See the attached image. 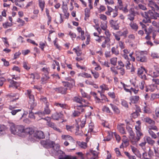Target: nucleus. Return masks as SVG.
I'll return each instance as SVG.
<instances>
[{
    "label": "nucleus",
    "mask_w": 159,
    "mask_h": 159,
    "mask_svg": "<svg viewBox=\"0 0 159 159\" xmlns=\"http://www.w3.org/2000/svg\"><path fill=\"white\" fill-rule=\"evenodd\" d=\"M142 17L144 18L143 19L142 21L145 23H150L151 22V19L152 18L153 16V12L151 10L144 12H141L139 14Z\"/></svg>",
    "instance_id": "1"
},
{
    "label": "nucleus",
    "mask_w": 159,
    "mask_h": 159,
    "mask_svg": "<svg viewBox=\"0 0 159 159\" xmlns=\"http://www.w3.org/2000/svg\"><path fill=\"white\" fill-rule=\"evenodd\" d=\"M23 128L22 125H15L14 124H11L10 130L11 133L17 134L19 136H21V131H22Z\"/></svg>",
    "instance_id": "2"
},
{
    "label": "nucleus",
    "mask_w": 159,
    "mask_h": 159,
    "mask_svg": "<svg viewBox=\"0 0 159 159\" xmlns=\"http://www.w3.org/2000/svg\"><path fill=\"white\" fill-rule=\"evenodd\" d=\"M32 91L31 90H27L25 93V94L29 98V104L30 105V108L33 110L36 106L37 103L35 102L34 98L33 95L31 93Z\"/></svg>",
    "instance_id": "3"
},
{
    "label": "nucleus",
    "mask_w": 159,
    "mask_h": 159,
    "mask_svg": "<svg viewBox=\"0 0 159 159\" xmlns=\"http://www.w3.org/2000/svg\"><path fill=\"white\" fill-rule=\"evenodd\" d=\"M34 138H33L32 136L29 137V139L31 141L33 142L36 141V139H43L45 136L43 132L41 131H37L33 133Z\"/></svg>",
    "instance_id": "4"
},
{
    "label": "nucleus",
    "mask_w": 159,
    "mask_h": 159,
    "mask_svg": "<svg viewBox=\"0 0 159 159\" xmlns=\"http://www.w3.org/2000/svg\"><path fill=\"white\" fill-rule=\"evenodd\" d=\"M49 103H47L46 105L44 108L43 111H39L35 113V114L38 115L40 117L43 119V117L46 115H49L50 114L51 111L49 107Z\"/></svg>",
    "instance_id": "5"
},
{
    "label": "nucleus",
    "mask_w": 159,
    "mask_h": 159,
    "mask_svg": "<svg viewBox=\"0 0 159 159\" xmlns=\"http://www.w3.org/2000/svg\"><path fill=\"white\" fill-rule=\"evenodd\" d=\"M40 144L44 148H49L53 146L54 142L50 139H45L41 141Z\"/></svg>",
    "instance_id": "6"
},
{
    "label": "nucleus",
    "mask_w": 159,
    "mask_h": 159,
    "mask_svg": "<svg viewBox=\"0 0 159 159\" xmlns=\"http://www.w3.org/2000/svg\"><path fill=\"white\" fill-rule=\"evenodd\" d=\"M146 54L142 52L136 54V59L138 61L141 62H145L147 61V57Z\"/></svg>",
    "instance_id": "7"
},
{
    "label": "nucleus",
    "mask_w": 159,
    "mask_h": 159,
    "mask_svg": "<svg viewBox=\"0 0 159 159\" xmlns=\"http://www.w3.org/2000/svg\"><path fill=\"white\" fill-rule=\"evenodd\" d=\"M23 129L21 131L20 136L23 137L25 136V134H29L30 135H31L33 134L34 132V130L32 128H25L23 126Z\"/></svg>",
    "instance_id": "8"
},
{
    "label": "nucleus",
    "mask_w": 159,
    "mask_h": 159,
    "mask_svg": "<svg viewBox=\"0 0 159 159\" xmlns=\"http://www.w3.org/2000/svg\"><path fill=\"white\" fill-rule=\"evenodd\" d=\"M87 159H95L98 155V152L95 151L90 150V152L86 153Z\"/></svg>",
    "instance_id": "9"
},
{
    "label": "nucleus",
    "mask_w": 159,
    "mask_h": 159,
    "mask_svg": "<svg viewBox=\"0 0 159 159\" xmlns=\"http://www.w3.org/2000/svg\"><path fill=\"white\" fill-rule=\"evenodd\" d=\"M53 89L56 92L63 94H66L67 90V89L66 88H63L62 86L53 88Z\"/></svg>",
    "instance_id": "10"
},
{
    "label": "nucleus",
    "mask_w": 159,
    "mask_h": 159,
    "mask_svg": "<svg viewBox=\"0 0 159 159\" xmlns=\"http://www.w3.org/2000/svg\"><path fill=\"white\" fill-rule=\"evenodd\" d=\"M63 117V115L62 112H56L52 114L51 118L54 120H58L60 118H62Z\"/></svg>",
    "instance_id": "11"
},
{
    "label": "nucleus",
    "mask_w": 159,
    "mask_h": 159,
    "mask_svg": "<svg viewBox=\"0 0 159 159\" xmlns=\"http://www.w3.org/2000/svg\"><path fill=\"white\" fill-rule=\"evenodd\" d=\"M111 27L115 30H118L119 29V26L117 20H111L109 21Z\"/></svg>",
    "instance_id": "12"
},
{
    "label": "nucleus",
    "mask_w": 159,
    "mask_h": 159,
    "mask_svg": "<svg viewBox=\"0 0 159 159\" xmlns=\"http://www.w3.org/2000/svg\"><path fill=\"white\" fill-rule=\"evenodd\" d=\"M135 14L139 15V13L138 12H135L134 11H132L131 13L128 15L127 19L131 21H133L134 19V16Z\"/></svg>",
    "instance_id": "13"
},
{
    "label": "nucleus",
    "mask_w": 159,
    "mask_h": 159,
    "mask_svg": "<svg viewBox=\"0 0 159 159\" xmlns=\"http://www.w3.org/2000/svg\"><path fill=\"white\" fill-rule=\"evenodd\" d=\"M144 121L148 124L150 125H155V121L149 117H146L144 118Z\"/></svg>",
    "instance_id": "14"
},
{
    "label": "nucleus",
    "mask_w": 159,
    "mask_h": 159,
    "mask_svg": "<svg viewBox=\"0 0 159 159\" xmlns=\"http://www.w3.org/2000/svg\"><path fill=\"white\" fill-rule=\"evenodd\" d=\"M139 97L138 96H132L129 98V100L130 102V104L132 103H136L139 100Z\"/></svg>",
    "instance_id": "15"
},
{
    "label": "nucleus",
    "mask_w": 159,
    "mask_h": 159,
    "mask_svg": "<svg viewBox=\"0 0 159 159\" xmlns=\"http://www.w3.org/2000/svg\"><path fill=\"white\" fill-rule=\"evenodd\" d=\"M16 107H13L12 106L10 105L9 106L8 109L11 111V113L13 115H15L16 113L18 112L19 111H21V109H16V110H14L15 108Z\"/></svg>",
    "instance_id": "16"
},
{
    "label": "nucleus",
    "mask_w": 159,
    "mask_h": 159,
    "mask_svg": "<svg viewBox=\"0 0 159 159\" xmlns=\"http://www.w3.org/2000/svg\"><path fill=\"white\" fill-rule=\"evenodd\" d=\"M148 74L152 77L156 78L159 75V73L158 72L150 70H149Z\"/></svg>",
    "instance_id": "17"
},
{
    "label": "nucleus",
    "mask_w": 159,
    "mask_h": 159,
    "mask_svg": "<svg viewBox=\"0 0 159 159\" xmlns=\"http://www.w3.org/2000/svg\"><path fill=\"white\" fill-rule=\"evenodd\" d=\"M124 125V124H121L118 125L117 126V128L121 134H125L126 133L125 130L124 128L123 127V126Z\"/></svg>",
    "instance_id": "18"
},
{
    "label": "nucleus",
    "mask_w": 159,
    "mask_h": 159,
    "mask_svg": "<svg viewBox=\"0 0 159 159\" xmlns=\"http://www.w3.org/2000/svg\"><path fill=\"white\" fill-rule=\"evenodd\" d=\"M156 88V86L154 84H151L149 86L146 87L145 88V91L146 92L150 91L151 92L153 91Z\"/></svg>",
    "instance_id": "19"
},
{
    "label": "nucleus",
    "mask_w": 159,
    "mask_h": 159,
    "mask_svg": "<svg viewBox=\"0 0 159 159\" xmlns=\"http://www.w3.org/2000/svg\"><path fill=\"white\" fill-rule=\"evenodd\" d=\"M118 46L116 45V47H113L111 49V52L112 54L117 56L119 54V51L118 50Z\"/></svg>",
    "instance_id": "20"
},
{
    "label": "nucleus",
    "mask_w": 159,
    "mask_h": 159,
    "mask_svg": "<svg viewBox=\"0 0 159 159\" xmlns=\"http://www.w3.org/2000/svg\"><path fill=\"white\" fill-rule=\"evenodd\" d=\"M131 137V142L133 144H135L137 142L139 141L140 139V138L137 136H135V135L134 136H130Z\"/></svg>",
    "instance_id": "21"
},
{
    "label": "nucleus",
    "mask_w": 159,
    "mask_h": 159,
    "mask_svg": "<svg viewBox=\"0 0 159 159\" xmlns=\"http://www.w3.org/2000/svg\"><path fill=\"white\" fill-rule=\"evenodd\" d=\"M156 31L152 25H150L147 29H145V33L146 34H150Z\"/></svg>",
    "instance_id": "22"
},
{
    "label": "nucleus",
    "mask_w": 159,
    "mask_h": 159,
    "mask_svg": "<svg viewBox=\"0 0 159 159\" xmlns=\"http://www.w3.org/2000/svg\"><path fill=\"white\" fill-rule=\"evenodd\" d=\"M129 25L131 29L135 31H137L138 29V26L136 23L131 22L129 24Z\"/></svg>",
    "instance_id": "23"
},
{
    "label": "nucleus",
    "mask_w": 159,
    "mask_h": 159,
    "mask_svg": "<svg viewBox=\"0 0 159 159\" xmlns=\"http://www.w3.org/2000/svg\"><path fill=\"white\" fill-rule=\"evenodd\" d=\"M117 33L119 34H120V35L121 36H123L125 38L127 37V35L129 33V31L127 29H125L124 30L123 32L119 31L117 32Z\"/></svg>",
    "instance_id": "24"
},
{
    "label": "nucleus",
    "mask_w": 159,
    "mask_h": 159,
    "mask_svg": "<svg viewBox=\"0 0 159 159\" xmlns=\"http://www.w3.org/2000/svg\"><path fill=\"white\" fill-rule=\"evenodd\" d=\"M61 139L67 141L68 140L73 141V139L72 137L69 135H62L61 136Z\"/></svg>",
    "instance_id": "25"
},
{
    "label": "nucleus",
    "mask_w": 159,
    "mask_h": 159,
    "mask_svg": "<svg viewBox=\"0 0 159 159\" xmlns=\"http://www.w3.org/2000/svg\"><path fill=\"white\" fill-rule=\"evenodd\" d=\"M86 120L85 118H84L82 120H81L80 121L77 123V125H80L81 128H83L85 126Z\"/></svg>",
    "instance_id": "26"
},
{
    "label": "nucleus",
    "mask_w": 159,
    "mask_h": 159,
    "mask_svg": "<svg viewBox=\"0 0 159 159\" xmlns=\"http://www.w3.org/2000/svg\"><path fill=\"white\" fill-rule=\"evenodd\" d=\"M55 105L57 107H60L63 109H67L68 107V106L65 103H55Z\"/></svg>",
    "instance_id": "27"
},
{
    "label": "nucleus",
    "mask_w": 159,
    "mask_h": 159,
    "mask_svg": "<svg viewBox=\"0 0 159 159\" xmlns=\"http://www.w3.org/2000/svg\"><path fill=\"white\" fill-rule=\"evenodd\" d=\"M146 4L144 3H139L138 4V8L143 11H146L147 10V8L146 6Z\"/></svg>",
    "instance_id": "28"
},
{
    "label": "nucleus",
    "mask_w": 159,
    "mask_h": 159,
    "mask_svg": "<svg viewBox=\"0 0 159 159\" xmlns=\"http://www.w3.org/2000/svg\"><path fill=\"white\" fill-rule=\"evenodd\" d=\"M43 77L41 79V83L42 84H44L46 83L47 81L49 79V77L48 75H43Z\"/></svg>",
    "instance_id": "29"
},
{
    "label": "nucleus",
    "mask_w": 159,
    "mask_h": 159,
    "mask_svg": "<svg viewBox=\"0 0 159 159\" xmlns=\"http://www.w3.org/2000/svg\"><path fill=\"white\" fill-rule=\"evenodd\" d=\"M75 109L78 111L80 112L81 114L84 111V109L80 105L75 106Z\"/></svg>",
    "instance_id": "30"
},
{
    "label": "nucleus",
    "mask_w": 159,
    "mask_h": 159,
    "mask_svg": "<svg viewBox=\"0 0 159 159\" xmlns=\"http://www.w3.org/2000/svg\"><path fill=\"white\" fill-rule=\"evenodd\" d=\"M39 6L41 8V11H43V10L45 2L44 0H39Z\"/></svg>",
    "instance_id": "31"
},
{
    "label": "nucleus",
    "mask_w": 159,
    "mask_h": 159,
    "mask_svg": "<svg viewBox=\"0 0 159 159\" xmlns=\"http://www.w3.org/2000/svg\"><path fill=\"white\" fill-rule=\"evenodd\" d=\"M113 111L116 114H119L120 113V111L119 108L115 105L111 103L110 104Z\"/></svg>",
    "instance_id": "32"
},
{
    "label": "nucleus",
    "mask_w": 159,
    "mask_h": 159,
    "mask_svg": "<svg viewBox=\"0 0 159 159\" xmlns=\"http://www.w3.org/2000/svg\"><path fill=\"white\" fill-rule=\"evenodd\" d=\"M146 139L147 142L149 144L153 145L155 143V141L152 139L150 137L146 136Z\"/></svg>",
    "instance_id": "33"
},
{
    "label": "nucleus",
    "mask_w": 159,
    "mask_h": 159,
    "mask_svg": "<svg viewBox=\"0 0 159 159\" xmlns=\"http://www.w3.org/2000/svg\"><path fill=\"white\" fill-rule=\"evenodd\" d=\"M126 129L130 136H134L135 135L132 129L130 126L127 125Z\"/></svg>",
    "instance_id": "34"
},
{
    "label": "nucleus",
    "mask_w": 159,
    "mask_h": 159,
    "mask_svg": "<svg viewBox=\"0 0 159 159\" xmlns=\"http://www.w3.org/2000/svg\"><path fill=\"white\" fill-rule=\"evenodd\" d=\"M105 41L104 42H103L101 45V46L103 48H105L106 47V44H107L108 43H109L110 41V38H105Z\"/></svg>",
    "instance_id": "35"
},
{
    "label": "nucleus",
    "mask_w": 159,
    "mask_h": 159,
    "mask_svg": "<svg viewBox=\"0 0 159 159\" xmlns=\"http://www.w3.org/2000/svg\"><path fill=\"white\" fill-rule=\"evenodd\" d=\"M102 111L104 112L109 113L110 115H111L112 114L109 108L108 107L106 106H104L102 108Z\"/></svg>",
    "instance_id": "36"
},
{
    "label": "nucleus",
    "mask_w": 159,
    "mask_h": 159,
    "mask_svg": "<svg viewBox=\"0 0 159 159\" xmlns=\"http://www.w3.org/2000/svg\"><path fill=\"white\" fill-rule=\"evenodd\" d=\"M156 3L152 0L149 1L148 3V6L152 8V9L153 11H154V6L156 4Z\"/></svg>",
    "instance_id": "37"
},
{
    "label": "nucleus",
    "mask_w": 159,
    "mask_h": 159,
    "mask_svg": "<svg viewBox=\"0 0 159 159\" xmlns=\"http://www.w3.org/2000/svg\"><path fill=\"white\" fill-rule=\"evenodd\" d=\"M75 157H72L70 156L65 155L64 156H60L59 159H75Z\"/></svg>",
    "instance_id": "38"
},
{
    "label": "nucleus",
    "mask_w": 159,
    "mask_h": 159,
    "mask_svg": "<svg viewBox=\"0 0 159 159\" xmlns=\"http://www.w3.org/2000/svg\"><path fill=\"white\" fill-rule=\"evenodd\" d=\"M144 70L146 71L145 69L142 67L138 69L137 73L139 76V75H141L143 74V72Z\"/></svg>",
    "instance_id": "39"
},
{
    "label": "nucleus",
    "mask_w": 159,
    "mask_h": 159,
    "mask_svg": "<svg viewBox=\"0 0 159 159\" xmlns=\"http://www.w3.org/2000/svg\"><path fill=\"white\" fill-rule=\"evenodd\" d=\"M6 127L4 125H1L0 126V135L4 134L5 133Z\"/></svg>",
    "instance_id": "40"
},
{
    "label": "nucleus",
    "mask_w": 159,
    "mask_h": 159,
    "mask_svg": "<svg viewBox=\"0 0 159 159\" xmlns=\"http://www.w3.org/2000/svg\"><path fill=\"white\" fill-rule=\"evenodd\" d=\"M2 25L3 26L4 28L6 29L8 27H11L12 26L13 24L11 22H7L5 23H3Z\"/></svg>",
    "instance_id": "41"
},
{
    "label": "nucleus",
    "mask_w": 159,
    "mask_h": 159,
    "mask_svg": "<svg viewBox=\"0 0 159 159\" xmlns=\"http://www.w3.org/2000/svg\"><path fill=\"white\" fill-rule=\"evenodd\" d=\"M110 62L111 64L114 66H116L117 62V57H113L110 59Z\"/></svg>",
    "instance_id": "42"
},
{
    "label": "nucleus",
    "mask_w": 159,
    "mask_h": 159,
    "mask_svg": "<svg viewBox=\"0 0 159 159\" xmlns=\"http://www.w3.org/2000/svg\"><path fill=\"white\" fill-rule=\"evenodd\" d=\"M91 72L95 79H97L99 77V74L98 72L96 71L95 70H91Z\"/></svg>",
    "instance_id": "43"
},
{
    "label": "nucleus",
    "mask_w": 159,
    "mask_h": 159,
    "mask_svg": "<svg viewBox=\"0 0 159 159\" xmlns=\"http://www.w3.org/2000/svg\"><path fill=\"white\" fill-rule=\"evenodd\" d=\"M148 133L154 139H156L157 138L156 134L151 129H148Z\"/></svg>",
    "instance_id": "44"
},
{
    "label": "nucleus",
    "mask_w": 159,
    "mask_h": 159,
    "mask_svg": "<svg viewBox=\"0 0 159 159\" xmlns=\"http://www.w3.org/2000/svg\"><path fill=\"white\" fill-rule=\"evenodd\" d=\"M81 114L80 112L76 110L72 112L71 116L74 117H77L79 116Z\"/></svg>",
    "instance_id": "45"
},
{
    "label": "nucleus",
    "mask_w": 159,
    "mask_h": 159,
    "mask_svg": "<svg viewBox=\"0 0 159 159\" xmlns=\"http://www.w3.org/2000/svg\"><path fill=\"white\" fill-rule=\"evenodd\" d=\"M141 111V110L139 108H138L137 109V110H136L132 114L133 115V116L134 117L136 118V117H137L139 115V112Z\"/></svg>",
    "instance_id": "46"
},
{
    "label": "nucleus",
    "mask_w": 159,
    "mask_h": 159,
    "mask_svg": "<svg viewBox=\"0 0 159 159\" xmlns=\"http://www.w3.org/2000/svg\"><path fill=\"white\" fill-rule=\"evenodd\" d=\"M10 83L11 84V85H9V87H14L16 88H17L18 84V83L17 82L13 80H11L10 82Z\"/></svg>",
    "instance_id": "47"
},
{
    "label": "nucleus",
    "mask_w": 159,
    "mask_h": 159,
    "mask_svg": "<svg viewBox=\"0 0 159 159\" xmlns=\"http://www.w3.org/2000/svg\"><path fill=\"white\" fill-rule=\"evenodd\" d=\"M107 7L108 10L105 13L108 16H110L111 15V12L114 9H113L110 6H107Z\"/></svg>",
    "instance_id": "48"
},
{
    "label": "nucleus",
    "mask_w": 159,
    "mask_h": 159,
    "mask_svg": "<svg viewBox=\"0 0 159 159\" xmlns=\"http://www.w3.org/2000/svg\"><path fill=\"white\" fill-rule=\"evenodd\" d=\"M118 11L117 10L114 9L112 12H111V17L115 18L118 15Z\"/></svg>",
    "instance_id": "49"
},
{
    "label": "nucleus",
    "mask_w": 159,
    "mask_h": 159,
    "mask_svg": "<svg viewBox=\"0 0 159 159\" xmlns=\"http://www.w3.org/2000/svg\"><path fill=\"white\" fill-rule=\"evenodd\" d=\"M121 104L122 106L126 108H128V107L129 106L127 102L124 99L121 100Z\"/></svg>",
    "instance_id": "50"
},
{
    "label": "nucleus",
    "mask_w": 159,
    "mask_h": 159,
    "mask_svg": "<svg viewBox=\"0 0 159 159\" xmlns=\"http://www.w3.org/2000/svg\"><path fill=\"white\" fill-rule=\"evenodd\" d=\"M127 5H126L125 7L123 6L119 7L120 10H122L123 12L125 13H126L128 12V10L127 8Z\"/></svg>",
    "instance_id": "51"
},
{
    "label": "nucleus",
    "mask_w": 159,
    "mask_h": 159,
    "mask_svg": "<svg viewBox=\"0 0 159 159\" xmlns=\"http://www.w3.org/2000/svg\"><path fill=\"white\" fill-rule=\"evenodd\" d=\"M52 149L56 152H57L60 148V146L58 144H56L54 142L53 146L52 147Z\"/></svg>",
    "instance_id": "52"
},
{
    "label": "nucleus",
    "mask_w": 159,
    "mask_h": 159,
    "mask_svg": "<svg viewBox=\"0 0 159 159\" xmlns=\"http://www.w3.org/2000/svg\"><path fill=\"white\" fill-rule=\"evenodd\" d=\"M145 85V82L143 80L141 81L139 84V88L143 90L144 89V87Z\"/></svg>",
    "instance_id": "53"
},
{
    "label": "nucleus",
    "mask_w": 159,
    "mask_h": 159,
    "mask_svg": "<svg viewBox=\"0 0 159 159\" xmlns=\"http://www.w3.org/2000/svg\"><path fill=\"white\" fill-rule=\"evenodd\" d=\"M81 97H75L74 98L73 100L76 102L81 104Z\"/></svg>",
    "instance_id": "54"
},
{
    "label": "nucleus",
    "mask_w": 159,
    "mask_h": 159,
    "mask_svg": "<svg viewBox=\"0 0 159 159\" xmlns=\"http://www.w3.org/2000/svg\"><path fill=\"white\" fill-rule=\"evenodd\" d=\"M90 10L86 8L85 10V17L88 18L90 16Z\"/></svg>",
    "instance_id": "55"
},
{
    "label": "nucleus",
    "mask_w": 159,
    "mask_h": 159,
    "mask_svg": "<svg viewBox=\"0 0 159 159\" xmlns=\"http://www.w3.org/2000/svg\"><path fill=\"white\" fill-rule=\"evenodd\" d=\"M148 129H152L156 130V131H158V129L157 127L155 126L154 125H151L148 126Z\"/></svg>",
    "instance_id": "56"
},
{
    "label": "nucleus",
    "mask_w": 159,
    "mask_h": 159,
    "mask_svg": "<svg viewBox=\"0 0 159 159\" xmlns=\"http://www.w3.org/2000/svg\"><path fill=\"white\" fill-rule=\"evenodd\" d=\"M47 125L49 127H51L53 129L55 127V126L56 125L54 124V123L50 121L48 122V123L47 124Z\"/></svg>",
    "instance_id": "57"
},
{
    "label": "nucleus",
    "mask_w": 159,
    "mask_h": 159,
    "mask_svg": "<svg viewBox=\"0 0 159 159\" xmlns=\"http://www.w3.org/2000/svg\"><path fill=\"white\" fill-rule=\"evenodd\" d=\"M136 136L139 137L140 139L141 137L143 136V134L142 133V130L138 131H136Z\"/></svg>",
    "instance_id": "58"
},
{
    "label": "nucleus",
    "mask_w": 159,
    "mask_h": 159,
    "mask_svg": "<svg viewBox=\"0 0 159 159\" xmlns=\"http://www.w3.org/2000/svg\"><path fill=\"white\" fill-rule=\"evenodd\" d=\"M28 63L26 61H24L23 62V67L27 70L30 69V67L28 66Z\"/></svg>",
    "instance_id": "59"
},
{
    "label": "nucleus",
    "mask_w": 159,
    "mask_h": 159,
    "mask_svg": "<svg viewBox=\"0 0 159 159\" xmlns=\"http://www.w3.org/2000/svg\"><path fill=\"white\" fill-rule=\"evenodd\" d=\"M146 144V142L145 141L144 142H143L139 144V146L142 148L144 151H145V150L146 149L145 145Z\"/></svg>",
    "instance_id": "60"
},
{
    "label": "nucleus",
    "mask_w": 159,
    "mask_h": 159,
    "mask_svg": "<svg viewBox=\"0 0 159 159\" xmlns=\"http://www.w3.org/2000/svg\"><path fill=\"white\" fill-rule=\"evenodd\" d=\"M159 118V107L156 108L155 110V119Z\"/></svg>",
    "instance_id": "61"
},
{
    "label": "nucleus",
    "mask_w": 159,
    "mask_h": 159,
    "mask_svg": "<svg viewBox=\"0 0 159 159\" xmlns=\"http://www.w3.org/2000/svg\"><path fill=\"white\" fill-rule=\"evenodd\" d=\"M106 5H112L114 3L113 0H104Z\"/></svg>",
    "instance_id": "62"
},
{
    "label": "nucleus",
    "mask_w": 159,
    "mask_h": 159,
    "mask_svg": "<svg viewBox=\"0 0 159 159\" xmlns=\"http://www.w3.org/2000/svg\"><path fill=\"white\" fill-rule=\"evenodd\" d=\"M158 17H159V13L157 12L153 13V16H152V19H157Z\"/></svg>",
    "instance_id": "63"
},
{
    "label": "nucleus",
    "mask_w": 159,
    "mask_h": 159,
    "mask_svg": "<svg viewBox=\"0 0 159 159\" xmlns=\"http://www.w3.org/2000/svg\"><path fill=\"white\" fill-rule=\"evenodd\" d=\"M79 145L80 147L84 149L86 148L87 146V143L83 142L80 143Z\"/></svg>",
    "instance_id": "64"
}]
</instances>
